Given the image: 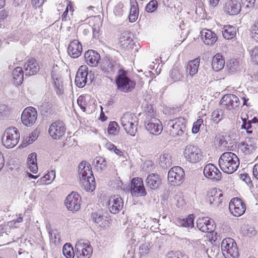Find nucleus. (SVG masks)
Returning <instances> with one entry per match:
<instances>
[{
  "mask_svg": "<svg viewBox=\"0 0 258 258\" xmlns=\"http://www.w3.org/2000/svg\"><path fill=\"white\" fill-rule=\"evenodd\" d=\"M116 85V91L118 92L128 93L136 88V82L129 78L127 73L123 69H119L115 79Z\"/></svg>",
  "mask_w": 258,
  "mask_h": 258,
  "instance_id": "obj_1",
  "label": "nucleus"
},
{
  "mask_svg": "<svg viewBox=\"0 0 258 258\" xmlns=\"http://www.w3.org/2000/svg\"><path fill=\"white\" fill-rule=\"evenodd\" d=\"M186 129V121L183 117L170 119L164 123L165 132L173 138L182 136Z\"/></svg>",
  "mask_w": 258,
  "mask_h": 258,
  "instance_id": "obj_2",
  "label": "nucleus"
},
{
  "mask_svg": "<svg viewBox=\"0 0 258 258\" xmlns=\"http://www.w3.org/2000/svg\"><path fill=\"white\" fill-rule=\"evenodd\" d=\"M219 165L225 173L232 174L239 165V160L235 154L231 152L223 153L219 159Z\"/></svg>",
  "mask_w": 258,
  "mask_h": 258,
  "instance_id": "obj_3",
  "label": "nucleus"
},
{
  "mask_svg": "<svg viewBox=\"0 0 258 258\" xmlns=\"http://www.w3.org/2000/svg\"><path fill=\"white\" fill-rule=\"evenodd\" d=\"M183 154L186 161L190 163H198L203 158L201 150L198 146L192 144L187 145L185 147Z\"/></svg>",
  "mask_w": 258,
  "mask_h": 258,
  "instance_id": "obj_4",
  "label": "nucleus"
},
{
  "mask_svg": "<svg viewBox=\"0 0 258 258\" xmlns=\"http://www.w3.org/2000/svg\"><path fill=\"white\" fill-rule=\"evenodd\" d=\"M221 249L225 258H238L239 256L236 243L231 238H226L223 240Z\"/></svg>",
  "mask_w": 258,
  "mask_h": 258,
  "instance_id": "obj_5",
  "label": "nucleus"
},
{
  "mask_svg": "<svg viewBox=\"0 0 258 258\" xmlns=\"http://www.w3.org/2000/svg\"><path fill=\"white\" fill-rule=\"evenodd\" d=\"M19 138L20 135L17 128L15 127H9L3 134L2 143L6 148H12L18 144Z\"/></svg>",
  "mask_w": 258,
  "mask_h": 258,
  "instance_id": "obj_6",
  "label": "nucleus"
},
{
  "mask_svg": "<svg viewBox=\"0 0 258 258\" xmlns=\"http://www.w3.org/2000/svg\"><path fill=\"white\" fill-rule=\"evenodd\" d=\"M150 113L149 111L146 113V119L145 121L146 128L150 134L158 136L163 131L162 125L160 121L154 116V114L150 115Z\"/></svg>",
  "mask_w": 258,
  "mask_h": 258,
  "instance_id": "obj_7",
  "label": "nucleus"
},
{
  "mask_svg": "<svg viewBox=\"0 0 258 258\" xmlns=\"http://www.w3.org/2000/svg\"><path fill=\"white\" fill-rule=\"evenodd\" d=\"M76 253L78 258H90L93 248L88 241L80 240L76 245Z\"/></svg>",
  "mask_w": 258,
  "mask_h": 258,
  "instance_id": "obj_8",
  "label": "nucleus"
},
{
  "mask_svg": "<svg viewBox=\"0 0 258 258\" xmlns=\"http://www.w3.org/2000/svg\"><path fill=\"white\" fill-rule=\"evenodd\" d=\"M66 127L64 123L57 120L52 122L49 126L48 133L50 136L54 140H59L65 134Z\"/></svg>",
  "mask_w": 258,
  "mask_h": 258,
  "instance_id": "obj_9",
  "label": "nucleus"
},
{
  "mask_svg": "<svg viewBox=\"0 0 258 258\" xmlns=\"http://www.w3.org/2000/svg\"><path fill=\"white\" fill-rule=\"evenodd\" d=\"M184 172L179 166L172 167L168 172V180L173 185H179L184 179Z\"/></svg>",
  "mask_w": 258,
  "mask_h": 258,
  "instance_id": "obj_10",
  "label": "nucleus"
},
{
  "mask_svg": "<svg viewBox=\"0 0 258 258\" xmlns=\"http://www.w3.org/2000/svg\"><path fill=\"white\" fill-rule=\"evenodd\" d=\"M229 209L230 213L235 217L241 216L246 210L245 204L238 198H234L231 200Z\"/></svg>",
  "mask_w": 258,
  "mask_h": 258,
  "instance_id": "obj_11",
  "label": "nucleus"
},
{
  "mask_svg": "<svg viewBox=\"0 0 258 258\" xmlns=\"http://www.w3.org/2000/svg\"><path fill=\"white\" fill-rule=\"evenodd\" d=\"M37 117V113L35 108L33 107H28L23 110L21 120L25 126H31L35 122Z\"/></svg>",
  "mask_w": 258,
  "mask_h": 258,
  "instance_id": "obj_12",
  "label": "nucleus"
},
{
  "mask_svg": "<svg viewBox=\"0 0 258 258\" xmlns=\"http://www.w3.org/2000/svg\"><path fill=\"white\" fill-rule=\"evenodd\" d=\"M131 192L133 196L136 197H144L147 195L142 178L136 177L132 179Z\"/></svg>",
  "mask_w": 258,
  "mask_h": 258,
  "instance_id": "obj_13",
  "label": "nucleus"
},
{
  "mask_svg": "<svg viewBox=\"0 0 258 258\" xmlns=\"http://www.w3.org/2000/svg\"><path fill=\"white\" fill-rule=\"evenodd\" d=\"M207 201L213 207H218L222 202L223 193L219 188L211 189L207 192Z\"/></svg>",
  "mask_w": 258,
  "mask_h": 258,
  "instance_id": "obj_14",
  "label": "nucleus"
},
{
  "mask_svg": "<svg viewBox=\"0 0 258 258\" xmlns=\"http://www.w3.org/2000/svg\"><path fill=\"white\" fill-rule=\"evenodd\" d=\"M221 105L229 110L234 109L240 105L238 97L235 95L228 94L224 95L220 100Z\"/></svg>",
  "mask_w": 258,
  "mask_h": 258,
  "instance_id": "obj_15",
  "label": "nucleus"
},
{
  "mask_svg": "<svg viewBox=\"0 0 258 258\" xmlns=\"http://www.w3.org/2000/svg\"><path fill=\"white\" fill-rule=\"evenodd\" d=\"M241 8V4L237 0H227L223 5L224 12L229 16L237 15Z\"/></svg>",
  "mask_w": 258,
  "mask_h": 258,
  "instance_id": "obj_16",
  "label": "nucleus"
},
{
  "mask_svg": "<svg viewBox=\"0 0 258 258\" xmlns=\"http://www.w3.org/2000/svg\"><path fill=\"white\" fill-rule=\"evenodd\" d=\"M81 198L75 192L68 195L65 201L67 208L70 211H78L80 208Z\"/></svg>",
  "mask_w": 258,
  "mask_h": 258,
  "instance_id": "obj_17",
  "label": "nucleus"
},
{
  "mask_svg": "<svg viewBox=\"0 0 258 258\" xmlns=\"http://www.w3.org/2000/svg\"><path fill=\"white\" fill-rule=\"evenodd\" d=\"M88 68L86 65H83L79 68L75 78V83L79 88L84 87L87 82Z\"/></svg>",
  "mask_w": 258,
  "mask_h": 258,
  "instance_id": "obj_18",
  "label": "nucleus"
},
{
  "mask_svg": "<svg viewBox=\"0 0 258 258\" xmlns=\"http://www.w3.org/2000/svg\"><path fill=\"white\" fill-rule=\"evenodd\" d=\"M197 226L203 232H211L214 229V221L208 217L199 218L197 221Z\"/></svg>",
  "mask_w": 258,
  "mask_h": 258,
  "instance_id": "obj_19",
  "label": "nucleus"
},
{
  "mask_svg": "<svg viewBox=\"0 0 258 258\" xmlns=\"http://www.w3.org/2000/svg\"><path fill=\"white\" fill-rule=\"evenodd\" d=\"M204 175L208 178L219 180L221 178L222 173L213 164L206 165L204 169Z\"/></svg>",
  "mask_w": 258,
  "mask_h": 258,
  "instance_id": "obj_20",
  "label": "nucleus"
},
{
  "mask_svg": "<svg viewBox=\"0 0 258 258\" xmlns=\"http://www.w3.org/2000/svg\"><path fill=\"white\" fill-rule=\"evenodd\" d=\"M100 68L104 74L111 79L113 74V59L109 56H105L102 59Z\"/></svg>",
  "mask_w": 258,
  "mask_h": 258,
  "instance_id": "obj_21",
  "label": "nucleus"
},
{
  "mask_svg": "<svg viewBox=\"0 0 258 258\" xmlns=\"http://www.w3.org/2000/svg\"><path fill=\"white\" fill-rule=\"evenodd\" d=\"M85 61L91 67H96L100 59L99 53L94 50H88L84 54Z\"/></svg>",
  "mask_w": 258,
  "mask_h": 258,
  "instance_id": "obj_22",
  "label": "nucleus"
},
{
  "mask_svg": "<svg viewBox=\"0 0 258 258\" xmlns=\"http://www.w3.org/2000/svg\"><path fill=\"white\" fill-rule=\"evenodd\" d=\"M24 70L26 76L36 75L39 70V66L37 60L34 58L28 60L24 64Z\"/></svg>",
  "mask_w": 258,
  "mask_h": 258,
  "instance_id": "obj_23",
  "label": "nucleus"
},
{
  "mask_svg": "<svg viewBox=\"0 0 258 258\" xmlns=\"http://www.w3.org/2000/svg\"><path fill=\"white\" fill-rule=\"evenodd\" d=\"M239 148L245 155H249L255 150L256 146L253 139L248 138L245 141L240 143Z\"/></svg>",
  "mask_w": 258,
  "mask_h": 258,
  "instance_id": "obj_24",
  "label": "nucleus"
},
{
  "mask_svg": "<svg viewBox=\"0 0 258 258\" xmlns=\"http://www.w3.org/2000/svg\"><path fill=\"white\" fill-rule=\"evenodd\" d=\"M68 52L72 57H78L82 52L81 44L78 40H74L70 42L68 48Z\"/></svg>",
  "mask_w": 258,
  "mask_h": 258,
  "instance_id": "obj_25",
  "label": "nucleus"
},
{
  "mask_svg": "<svg viewBox=\"0 0 258 258\" xmlns=\"http://www.w3.org/2000/svg\"><path fill=\"white\" fill-rule=\"evenodd\" d=\"M78 168L80 180L86 178L89 176H93L91 166L86 162L81 163Z\"/></svg>",
  "mask_w": 258,
  "mask_h": 258,
  "instance_id": "obj_26",
  "label": "nucleus"
},
{
  "mask_svg": "<svg viewBox=\"0 0 258 258\" xmlns=\"http://www.w3.org/2000/svg\"><path fill=\"white\" fill-rule=\"evenodd\" d=\"M201 37L205 44L212 45L217 40L216 35L208 29H204L201 32Z\"/></svg>",
  "mask_w": 258,
  "mask_h": 258,
  "instance_id": "obj_27",
  "label": "nucleus"
},
{
  "mask_svg": "<svg viewBox=\"0 0 258 258\" xmlns=\"http://www.w3.org/2000/svg\"><path fill=\"white\" fill-rule=\"evenodd\" d=\"M146 185L149 188L157 189L161 183V179L157 174L152 173L149 174L146 178Z\"/></svg>",
  "mask_w": 258,
  "mask_h": 258,
  "instance_id": "obj_28",
  "label": "nucleus"
},
{
  "mask_svg": "<svg viewBox=\"0 0 258 258\" xmlns=\"http://www.w3.org/2000/svg\"><path fill=\"white\" fill-rule=\"evenodd\" d=\"M200 59L197 58L194 60H190L186 65V77H194L198 73L199 67Z\"/></svg>",
  "mask_w": 258,
  "mask_h": 258,
  "instance_id": "obj_29",
  "label": "nucleus"
},
{
  "mask_svg": "<svg viewBox=\"0 0 258 258\" xmlns=\"http://www.w3.org/2000/svg\"><path fill=\"white\" fill-rule=\"evenodd\" d=\"M224 57L221 54L217 53L212 59V67L214 71L218 72L221 70L224 67Z\"/></svg>",
  "mask_w": 258,
  "mask_h": 258,
  "instance_id": "obj_30",
  "label": "nucleus"
},
{
  "mask_svg": "<svg viewBox=\"0 0 258 258\" xmlns=\"http://www.w3.org/2000/svg\"><path fill=\"white\" fill-rule=\"evenodd\" d=\"M82 185L87 191H93L96 186V183L94 176H89L87 178L80 180Z\"/></svg>",
  "mask_w": 258,
  "mask_h": 258,
  "instance_id": "obj_31",
  "label": "nucleus"
},
{
  "mask_svg": "<svg viewBox=\"0 0 258 258\" xmlns=\"http://www.w3.org/2000/svg\"><path fill=\"white\" fill-rule=\"evenodd\" d=\"M14 84L16 86L21 85L24 79V72L21 67L16 68L12 72Z\"/></svg>",
  "mask_w": 258,
  "mask_h": 258,
  "instance_id": "obj_32",
  "label": "nucleus"
},
{
  "mask_svg": "<svg viewBox=\"0 0 258 258\" xmlns=\"http://www.w3.org/2000/svg\"><path fill=\"white\" fill-rule=\"evenodd\" d=\"M36 160V154L35 153L30 154L27 158V168L30 172L33 173H36L38 171Z\"/></svg>",
  "mask_w": 258,
  "mask_h": 258,
  "instance_id": "obj_33",
  "label": "nucleus"
},
{
  "mask_svg": "<svg viewBox=\"0 0 258 258\" xmlns=\"http://www.w3.org/2000/svg\"><path fill=\"white\" fill-rule=\"evenodd\" d=\"M222 34L226 39L231 40L236 36V28L231 25L224 26L222 30Z\"/></svg>",
  "mask_w": 258,
  "mask_h": 258,
  "instance_id": "obj_34",
  "label": "nucleus"
},
{
  "mask_svg": "<svg viewBox=\"0 0 258 258\" xmlns=\"http://www.w3.org/2000/svg\"><path fill=\"white\" fill-rule=\"evenodd\" d=\"M131 7L128 18L129 21L131 23H133L138 19L139 15V8L136 1L131 2Z\"/></svg>",
  "mask_w": 258,
  "mask_h": 258,
  "instance_id": "obj_35",
  "label": "nucleus"
},
{
  "mask_svg": "<svg viewBox=\"0 0 258 258\" xmlns=\"http://www.w3.org/2000/svg\"><path fill=\"white\" fill-rule=\"evenodd\" d=\"M93 165L97 171H101L106 169L107 161L104 157L98 156L93 161Z\"/></svg>",
  "mask_w": 258,
  "mask_h": 258,
  "instance_id": "obj_36",
  "label": "nucleus"
},
{
  "mask_svg": "<svg viewBox=\"0 0 258 258\" xmlns=\"http://www.w3.org/2000/svg\"><path fill=\"white\" fill-rule=\"evenodd\" d=\"M52 77L54 80V85L55 91L57 95L60 96L63 94L64 90V86L62 79L61 78H54V75L53 72L51 74Z\"/></svg>",
  "mask_w": 258,
  "mask_h": 258,
  "instance_id": "obj_37",
  "label": "nucleus"
},
{
  "mask_svg": "<svg viewBox=\"0 0 258 258\" xmlns=\"http://www.w3.org/2000/svg\"><path fill=\"white\" fill-rule=\"evenodd\" d=\"M133 116V118L132 120L131 119V121H130L131 122L129 123L128 126H127L126 127L124 128V129L128 134L134 136L135 135V134L137 131L138 119L136 115Z\"/></svg>",
  "mask_w": 258,
  "mask_h": 258,
  "instance_id": "obj_38",
  "label": "nucleus"
},
{
  "mask_svg": "<svg viewBox=\"0 0 258 258\" xmlns=\"http://www.w3.org/2000/svg\"><path fill=\"white\" fill-rule=\"evenodd\" d=\"M194 219L193 215H189L185 219H179L177 220L176 224L178 226L192 228L194 226Z\"/></svg>",
  "mask_w": 258,
  "mask_h": 258,
  "instance_id": "obj_39",
  "label": "nucleus"
},
{
  "mask_svg": "<svg viewBox=\"0 0 258 258\" xmlns=\"http://www.w3.org/2000/svg\"><path fill=\"white\" fill-rule=\"evenodd\" d=\"M159 164L163 168L171 166L172 164L171 155L168 153H163L159 157Z\"/></svg>",
  "mask_w": 258,
  "mask_h": 258,
  "instance_id": "obj_40",
  "label": "nucleus"
},
{
  "mask_svg": "<svg viewBox=\"0 0 258 258\" xmlns=\"http://www.w3.org/2000/svg\"><path fill=\"white\" fill-rule=\"evenodd\" d=\"M41 112L43 115H52L54 113L53 105L51 103L44 102L40 106Z\"/></svg>",
  "mask_w": 258,
  "mask_h": 258,
  "instance_id": "obj_41",
  "label": "nucleus"
},
{
  "mask_svg": "<svg viewBox=\"0 0 258 258\" xmlns=\"http://www.w3.org/2000/svg\"><path fill=\"white\" fill-rule=\"evenodd\" d=\"M170 77L174 82L181 81L183 77V74L177 67H174L170 72Z\"/></svg>",
  "mask_w": 258,
  "mask_h": 258,
  "instance_id": "obj_42",
  "label": "nucleus"
},
{
  "mask_svg": "<svg viewBox=\"0 0 258 258\" xmlns=\"http://www.w3.org/2000/svg\"><path fill=\"white\" fill-rule=\"evenodd\" d=\"M124 12V5L122 2L118 3L114 8V14L116 18L121 17V21L125 19V18H122L123 13Z\"/></svg>",
  "mask_w": 258,
  "mask_h": 258,
  "instance_id": "obj_43",
  "label": "nucleus"
},
{
  "mask_svg": "<svg viewBox=\"0 0 258 258\" xmlns=\"http://www.w3.org/2000/svg\"><path fill=\"white\" fill-rule=\"evenodd\" d=\"M62 252L67 258H74L75 255L73 247L70 243H67L63 245Z\"/></svg>",
  "mask_w": 258,
  "mask_h": 258,
  "instance_id": "obj_44",
  "label": "nucleus"
},
{
  "mask_svg": "<svg viewBox=\"0 0 258 258\" xmlns=\"http://www.w3.org/2000/svg\"><path fill=\"white\" fill-rule=\"evenodd\" d=\"M227 67L229 72H235L237 71L239 68V61L235 59H231L229 60Z\"/></svg>",
  "mask_w": 258,
  "mask_h": 258,
  "instance_id": "obj_45",
  "label": "nucleus"
},
{
  "mask_svg": "<svg viewBox=\"0 0 258 258\" xmlns=\"http://www.w3.org/2000/svg\"><path fill=\"white\" fill-rule=\"evenodd\" d=\"M49 238L50 243H53L55 245L59 243L60 242V235L56 230H50L49 231Z\"/></svg>",
  "mask_w": 258,
  "mask_h": 258,
  "instance_id": "obj_46",
  "label": "nucleus"
},
{
  "mask_svg": "<svg viewBox=\"0 0 258 258\" xmlns=\"http://www.w3.org/2000/svg\"><path fill=\"white\" fill-rule=\"evenodd\" d=\"M135 116V115L134 114L127 113L124 114L121 118V124L124 128L126 127L127 126H128L129 123L131 122V119L132 120L133 118V116Z\"/></svg>",
  "mask_w": 258,
  "mask_h": 258,
  "instance_id": "obj_47",
  "label": "nucleus"
},
{
  "mask_svg": "<svg viewBox=\"0 0 258 258\" xmlns=\"http://www.w3.org/2000/svg\"><path fill=\"white\" fill-rule=\"evenodd\" d=\"M212 119L216 123H218L223 118V114L222 110H215L212 113Z\"/></svg>",
  "mask_w": 258,
  "mask_h": 258,
  "instance_id": "obj_48",
  "label": "nucleus"
},
{
  "mask_svg": "<svg viewBox=\"0 0 258 258\" xmlns=\"http://www.w3.org/2000/svg\"><path fill=\"white\" fill-rule=\"evenodd\" d=\"M120 45L125 49H132L134 48L135 43L132 37H127L125 41L123 42Z\"/></svg>",
  "mask_w": 258,
  "mask_h": 258,
  "instance_id": "obj_49",
  "label": "nucleus"
},
{
  "mask_svg": "<svg viewBox=\"0 0 258 258\" xmlns=\"http://www.w3.org/2000/svg\"><path fill=\"white\" fill-rule=\"evenodd\" d=\"M123 200L122 199L119 197H117L116 199H114V214L116 213H118L119 211H120L123 207Z\"/></svg>",
  "mask_w": 258,
  "mask_h": 258,
  "instance_id": "obj_50",
  "label": "nucleus"
},
{
  "mask_svg": "<svg viewBox=\"0 0 258 258\" xmlns=\"http://www.w3.org/2000/svg\"><path fill=\"white\" fill-rule=\"evenodd\" d=\"M158 7V3L156 0L151 1L146 6V10L148 13L154 12Z\"/></svg>",
  "mask_w": 258,
  "mask_h": 258,
  "instance_id": "obj_51",
  "label": "nucleus"
},
{
  "mask_svg": "<svg viewBox=\"0 0 258 258\" xmlns=\"http://www.w3.org/2000/svg\"><path fill=\"white\" fill-rule=\"evenodd\" d=\"M70 4V2H69V4L67 5L65 11L62 15L61 20L62 21H67L70 19V17L68 16L69 10L70 11L71 15H72V13L74 10L72 6Z\"/></svg>",
  "mask_w": 258,
  "mask_h": 258,
  "instance_id": "obj_52",
  "label": "nucleus"
},
{
  "mask_svg": "<svg viewBox=\"0 0 258 258\" xmlns=\"http://www.w3.org/2000/svg\"><path fill=\"white\" fill-rule=\"evenodd\" d=\"M91 219L94 222L99 223L104 219V217L100 212H94L91 215Z\"/></svg>",
  "mask_w": 258,
  "mask_h": 258,
  "instance_id": "obj_53",
  "label": "nucleus"
},
{
  "mask_svg": "<svg viewBox=\"0 0 258 258\" xmlns=\"http://www.w3.org/2000/svg\"><path fill=\"white\" fill-rule=\"evenodd\" d=\"M250 57L252 61L254 64H258V48L255 47L253 48L250 51Z\"/></svg>",
  "mask_w": 258,
  "mask_h": 258,
  "instance_id": "obj_54",
  "label": "nucleus"
},
{
  "mask_svg": "<svg viewBox=\"0 0 258 258\" xmlns=\"http://www.w3.org/2000/svg\"><path fill=\"white\" fill-rule=\"evenodd\" d=\"M55 177V172L54 170H51L48 171L47 174L45 175L43 177L44 181H48V183H51Z\"/></svg>",
  "mask_w": 258,
  "mask_h": 258,
  "instance_id": "obj_55",
  "label": "nucleus"
},
{
  "mask_svg": "<svg viewBox=\"0 0 258 258\" xmlns=\"http://www.w3.org/2000/svg\"><path fill=\"white\" fill-rule=\"evenodd\" d=\"M92 22H90V23H92V26L94 27H101L102 24V19L100 16H96L93 17L92 19Z\"/></svg>",
  "mask_w": 258,
  "mask_h": 258,
  "instance_id": "obj_56",
  "label": "nucleus"
},
{
  "mask_svg": "<svg viewBox=\"0 0 258 258\" xmlns=\"http://www.w3.org/2000/svg\"><path fill=\"white\" fill-rule=\"evenodd\" d=\"M10 109L8 106L4 104H0V116L5 117L8 116L10 113Z\"/></svg>",
  "mask_w": 258,
  "mask_h": 258,
  "instance_id": "obj_57",
  "label": "nucleus"
},
{
  "mask_svg": "<svg viewBox=\"0 0 258 258\" xmlns=\"http://www.w3.org/2000/svg\"><path fill=\"white\" fill-rule=\"evenodd\" d=\"M203 123V120L202 118L198 119L197 121L194 122L192 128V133L193 134H197L198 133L200 130V127Z\"/></svg>",
  "mask_w": 258,
  "mask_h": 258,
  "instance_id": "obj_58",
  "label": "nucleus"
},
{
  "mask_svg": "<svg viewBox=\"0 0 258 258\" xmlns=\"http://www.w3.org/2000/svg\"><path fill=\"white\" fill-rule=\"evenodd\" d=\"M114 152L115 154L121 159L122 161L126 160V156L125 155V151L123 150L118 149L114 145Z\"/></svg>",
  "mask_w": 258,
  "mask_h": 258,
  "instance_id": "obj_59",
  "label": "nucleus"
},
{
  "mask_svg": "<svg viewBox=\"0 0 258 258\" xmlns=\"http://www.w3.org/2000/svg\"><path fill=\"white\" fill-rule=\"evenodd\" d=\"M149 245L150 244L148 243H145L140 245V250L142 255H144L149 253Z\"/></svg>",
  "mask_w": 258,
  "mask_h": 258,
  "instance_id": "obj_60",
  "label": "nucleus"
},
{
  "mask_svg": "<svg viewBox=\"0 0 258 258\" xmlns=\"http://www.w3.org/2000/svg\"><path fill=\"white\" fill-rule=\"evenodd\" d=\"M251 29L252 37L258 42V22L252 26Z\"/></svg>",
  "mask_w": 258,
  "mask_h": 258,
  "instance_id": "obj_61",
  "label": "nucleus"
},
{
  "mask_svg": "<svg viewBox=\"0 0 258 258\" xmlns=\"http://www.w3.org/2000/svg\"><path fill=\"white\" fill-rule=\"evenodd\" d=\"M132 34L128 31H124L123 33H122L119 38V43L121 44L124 42L127 37H131Z\"/></svg>",
  "mask_w": 258,
  "mask_h": 258,
  "instance_id": "obj_62",
  "label": "nucleus"
},
{
  "mask_svg": "<svg viewBox=\"0 0 258 258\" xmlns=\"http://www.w3.org/2000/svg\"><path fill=\"white\" fill-rule=\"evenodd\" d=\"M166 258H187V256L186 255H179L178 254H176L172 251H170L166 255Z\"/></svg>",
  "mask_w": 258,
  "mask_h": 258,
  "instance_id": "obj_63",
  "label": "nucleus"
},
{
  "mask_svg": "<svg viewBox=\"0 0 258 258\" xmlns=\"http://www.w3.org/2000/svg\"><path fill=\"white\" fill-rule=\"evenodd\" d=\"M241 178L242 180L244 181L247 184H249L251 183V180L250 177L249 176L248 174H241Z\"/></svg>",
  "mask_w": 258,
  "mask_h": 258,
  "instance_id": "obj_64",
  "label": "nucleus"
}]
</instances>
